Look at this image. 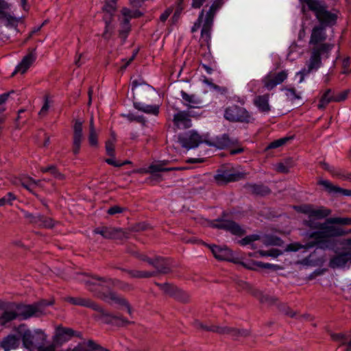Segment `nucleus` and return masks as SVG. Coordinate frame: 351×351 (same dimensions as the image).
Wrapping results in <instances>:
<instances>
[{
	"instance_id": "obj_20",
	"label": "nucleus",
	"mask_w": 351,
	"mask_h": 351,
	"mask_svg": "<svg viewBox=\"0 0 351 351\" xmlns=\"http://www.w3.org/2000/svg\"><path fill=\"white\" fill-rule=\"evenodd\" d=\"M100 299L107 303L110 304L113 302L120 306H125L127 308L128 313L130 315L132 314V307L128 301L114 291H110L108 293H104Z\"/></svg>"
},
{
	"instance_id": "obj_52",
	"label": "nucleus",
	"mask_w": 351,
	"mask_h": 351,
	"mask_svg": "<svg viewBox=\"0 0 351 351\" xmlns=\"http://www.w3.org/2000/svg\"><path fill=\"white\" fill-rule=\"evenodd\" d=\"M37 182H36L32 178H27L25 180L21 181V186L25 189L28 190L29 192L36 195L33 191V186L36 185Z\"/></svg>"
},
{
	"instance_id": "obj_13",
	"label": "nucleus",
	"mask_w": 351,
	"mask_h": 351,
	"mask_svg": "<svg viewBox=\"0 0 351 351\" xmlns=\"http://www.w3.org/2000/svg\"><path fill=\"white\" fill-rule=\"evenodd\" d=\"M309 238L313 239V241L306 244L307 247L317 246L318 248L326 250L329 248L331 245L330 240L328 239L322 230L311 232L309 234Z\"/></svg>"
},
{
	"instance_id": "obj_16",
	"label": "nucleus",
	"mask_w": 351,
	"mask_h": 351,
	"mask_svg": "<svg viewBox=\"0 0 351 351\" xmlns=\"http://www.w3.org/2000/svg\"><path fill=\"white\" fill-rule=\"evenodd\" d=\"M237 143L238 141L237 139L230 138L229 135L227 134L216 136L213 140L207 139V141H205V143L208 145L215 147L219 149L230 148Z\"/></svg>"
},
{
	"instance_id": "obj_59",
	"label": "nucleus",
	"mask_w": 351,
	"mask_h": 351,
	"mask_svg": "<svg viewBox=\"0 0 351 351\" xmlns=\"http://www.w3.org/2000/svg\"><path fill=\"white\" fill-rule=\"evenodd\" d=\"M319 165L326 171H328L332 176H339V173L336 171L335 168L330 166L329 164L324 161L319 162Z\"/></svg>"
},
{
	"instance_id": "obj_41",
	"label": "nucleus",
	"mask_w": 351,
	"mask_h": 351,
	"mask_svg": "<svg viewBox=\"0 0 351 351\" xmlns=\"http://www.w3.org/2000/svg\"><path fill=\"white\" fill-rule=\"evenodd\" d=\"M34 337L30 334L29 330H25L23 335V346L27 350L32 351L34 349Z\"/></svg>"
},
{
	"instance_id": "obj_63",
	"label": "nucleus",
	"mask_w": 351,
	"mask_h": 351,
	"mask_svg": "<svg viewBox=\"0 0 351 351\" xmlns=\"http://www.w3.org/2000/svg\"><path fill=\"white\" fill-rule=\"evenodd\" d=\"M255 265L261 268L270 269H273V270H278L280 268V267L279 265H272L270 263H264L263 262H256L255 263Z\"/></svg>"
},
{
	"instance_id": "obj_40",
	"label": "nucleus",
	"mask_w": 351,
	"mask_h": 351,
	"mask_svg": "<svg viewBox=\"0 0 351 351\" xmlns=\"http://www.w3.org/2000/svg\"><path fill=\"white\" fill-rule=\"evenodd\" d=\"M328 223L350 226L351 217H330L326 219Z\"/></svg>"
},
{
	"instance_id": "obj_57",
	"label": "nucleus",
	"mask_w": 351,
	"mask_h": 351,
	"mask_svg": "<svg viewBox=\"0 0 351 351\" xmlns=\"http://www.w3.org/2000/svg\"><path fill=\"white\" fill-rule=\"evenodd\" d=\"M126 117L130 121H136L143 125H145L146 119L142 115H136L132 113H129L128 114L126 115Z\"/></svg>"
},
{
	"instance_id": "obj_7",
	"label": "nucleus",
	"mask_w": 351,
	"mask_h": 351,
	"mask_svg": "<svg viewBox=\"0 0 351 351\" xmlns=\"http://www.w3.org/2000/svg\"><path fill=\"white\" fill-rule=\"evenodd\" d=\"M199 114L194 110H178L172 118V123L175 130H186L192 127V118L197 117Z\"/></svg>"
},
{
	"instance_id": "obj_23",
	"label": "nucleus",
	"mask_w": 351,
	"mask_h": 351,
	"mask_svg": "<svg viewBox=\"0 0 351 351\" xmlns=\"http://www.w3.org/2000/svg\"><path fill=\"white\" fill-rule=\"evenodd\" d=\"M328 224L329 223H328L326 221L325 223H323L321 225L319 229L322 230L328 240L332 237H338L345 235V230H343L342 228Z\"/></svg>"
},
{
	"instance_id": "obj_27",
	"label": "nucleus",
	"mask_w": 351,
	"mask_h": 351,
	"mask_svg": "<svg viewBox=\"0 0 351 351\" xmlns=\"http://www.w3.org/2000/svg\"><path fill=\"white\" fill-rule=\"evenodd\" d=\"M214 17L206 14L204 23L201 30V39L208 44L210 40V32L213 23Z\"/></svg>"
},
{
	"instance_id": "obj_53",
	"label": "nucleus",
	"mask_w": 351,
	"mask_h": 351,
	"mask_svg": "<svg viewBox=\"0 0 351 351\" xmlns=\"http://www.w3.org/2000/svg\"><path fill=\"white\" fill-rule=\"evenodd\" d=\"M106 154L110 156V158H115V143L108 141H106L105 145Z\"/></svg>"
},
{
	"instance_id": "obj_9",
	"label": "nucleus",
	"mask_w": 351,
	"mask_h": 351,
	"mask_svg": "<svg viewBox=\"0 0 351 351\" xmlns=\"http://www.w3.org/2000/svg\"><path fill=\"white\" fill-rule=\"evenodd\" d=\"M244 178L243 173L234 172L233 169L226 166H221L217 170L214 180L217 184L223 185L229 182L239 181Z\"/></svg>"
},
{
	"instance_id": "obj_28",
	"label": "nucleus",
	"mask_w": 351,
	"mask_h": 351,
	"mask_svg": "<svg viewBox=\"0 0 351 351\" xmlns=\"http://www.w3.org/2000/svg\"><path fill=\"white\" fill-rule=\"evenodd\" d=\"M269 98V94L258 95L254 99V104L261 112L268 113L271 110Z\"/></svg>"
},
{
	"instance_id": "obj_24",
	"label": "nucleus",
	"mask_w": 351,
	"mask_h": 351,
	"mask_svg": "<svg viewBox=\"0 0 351 351\" xmlns=\"http://www.w3.org/2000/svg\"><path fill=\"white\" fill-rule=\"evenodd\" d=\"M182 98V104L186 107V110H193L195 108H199V105L201 104V100L196 97L195 95H189L184 90L180 92Z\"/></svg>"
},
{
	"instance_id": "obj_62",
	"label": "nucleus",
	"mask_w": 351,
	"mask_h": 351,
	"mask_svg": "<svg viewBox=\"0 0 351 351\" xmlns=\"http://www.w3.org/2000/svg\"><path fill=\"white\" fill-rule=\"evenodd\" d=\"M6 20V25L7 26H12V27H16L18 25V23L19 22V19L11 16L10 14H8L6 18L5 19Z\"/></svg>"
},
{
	"instance_id": "obj_42",
	"label": "nucleus",
	"mask_w": 351,
	"mask_h": 351,
	"mask_svg": "<svg viewBox=\"0 0 351 351\" xmlns=\"http://www.w3.org/2000/svg\"><path fill=\"white\" fill-rule=\"evenodd\" d=\"M330 336L335 341H339L342 344L348 343L350 346V343H351V338L350 336L346 335L343 332H332L330 334Z\"/></svg>"
},
{
	"instance_id": "obj_3",
	"label": "nucleus",
	"mask_w": 351,
	"mask_h": 351,
	"mask_svg": "<svg viewBox=\"0 0 351 351\" xmlns=\"http://www.w3.org/2000/svg\"><path fill=\"white\" fill-rule=\"evenodd\" d=\"M308 9L312 11L319 25L326 27H331L336 24L337 15L327 10V5L320 0H303Z\"/></svg>"
},
{
	"instance_id": "obj_21",
	"label": "nucleus",
	"mask_w": 351,
	"mask_h": 351,
	"mask_svg": "<svg viewBox=\"0 0 351 351\" xmlns=\"http://www.w3.org/2000/svg\"><path fill=\"white\" fill-rule=\"evenodd\" d=\"M36 58V49H29L28 53L23 57L21 62L16 66L12 76L17 73H25Z\"/></svg>"
},
{
	"instance_id": "obj_11",
	"label": "nucleus",
	"mask_w": 351,
	"mask_h": 351,
	"mask_svg": "<svg viewBox=\"0 0 351 351\" xmlns=\"http://www.w3.org/2000/svg\"><path fill=\"white\" fill-rule=\"evenodd\" d=\"M24 217L29 221L30 223L36 225L40 228H52L55 226L54 220L45 215L38 214L33 215L27 211H23Z\"/></svg>"
},
{
	"instance_id": "obj_49",
	"label": "nucleus",
	"mask_w": 351,
	"mask_h": 351,
	"mask_svg": "<svg viewBox=\"0 0 351 351\" xmlns=\"http://www.w3.org/2000/svg\"><path fill=\"white\" fill-rule=\"evenodd\" d=\"M112 281L114 282V285L117 286L119 289L123 291L128 292L134 290V286L131 284H129L128 282L114 279Z\"/></svg>"
},
{
	"instance_id": "obj_30",
	"label": "nucleus",
	"mask_w": 351,
	"mask_h": 351,
	"mask_svg": "<svg viewBox=\"0 0 351 351\" xmlns=\"http://www.w3.org/2000/svg\"><path fill=\"white\" fill-rule=\"evenodd\" d=\"M317 184L325 188L326 191L329 193H341L346 195H351V190L343 189L339 186L333 185L327 180H320Z\"/></svg>"
},
{
	"instance_id": "obj_31",
	"label": "nucleus",
	"mask_w": 351,
	"mask_h": 351,
	"mask_svg": "<svg viewBox=\"0 0 351 351\" xmlns=\"http://www.w3.org/2000/svg\"><path fill=\"white\" fill-rule=\"evenodd\" d=\"M331 102H335V91L331 88H327L322 93L317 108L319 110H324Z\"/></svg>"
},
{
	"instance_id": "obj_5",
	"label": "nucleus",
	"mask_w": 351,
	"mask_h": 351,
	"mask_svg": "<svg viewBox=\"0 0 351 351\" xmlns=\"http://www.w3.org/2000/svg\"><path fill=\"white\" fill-rule=\"evenodd\" d=\"M223 116L226 120L233 123H252L255 121L251 112L235 104L227 107Z\"/></svg>"
},
{
	"instance_id": "obj_38",
	"label": "nucleus",
	"mask_w": 351,
	"mask_h": 351,
	"mask_svg": "<svg viewBox=\"0 0 351 351\" xmlns=\"http://www.w3.org/2000/svg\"><path fill=\"white\" fill-rule=\"evenodd\" d=\"M228 335L232 339L243 341L250 337V330H226Z\"/></svg>"
},
{
	"instance_id": "obj_44",
	"label": "nucleus",
	"mask_w": 351,
	"mask_h": 351,
	"mask_svg": "<svg viewBox=\"0 0 351 351\" xmlns=\"http://www.w3.org/2000/svg\"><path fill=\"white\" fill-rule=\"evenodd\" d=\"M111 19L110 17L109 19H105V29L102 34V38L106 40H110L114 31V27L111 25Z\"/></svg>"
},
{
	"instance_id": "obj_64",
	"label": "nucleus",
	"mask_w": 351,
	"mask_h": 351,
	"mask_svg": "<svg viewBox=\"0 0 351 351\" xmlns=\"http://www.w3.org/2000/svg\"><path fill=\"white\" fill-rule=\"evenodd\" d=\"M125 210L124 208L119 206H113L108 208L107 213L110 215H114L118 213H121Z\"/></svg>"
},
{
	"instance_id": "obj_26",
	"label": "nucleus",
	"mask_w": 351,
	"mask_h": 351,
	"mask_svg": "<svg viewBox=\"0 0 351 351\" xmlns=\"http://www.w3.org/2000/svg\"><path fill=\"white\" fill-rule=\"evenodd\" d=\"M64 300L69 304L76 306L90 308L93 310L95 304H97L90 298L82 297H65Z\"/></svg>"
},
{
	"instance_id": "obj_46",
	"label": "nucleus",
	"mask_w": 351,
	"mask_h": 351,
	"mask_svg": "<svg viewBox=\"0 0 351 351\" xmlns=\"http://www.w3.org/2000/svg\"><path fill=\"white\" fill-rule=\"evenodd\" d=\"M292 167L291 160H287L284 162H279L276 165L275 170L278 173H287Z\"/></svg>"
},
{
	"instance_id": "obj_43",
	"label": "nucleus",
	"mask_w": 351,
	"mask_h": 351,
	"mask_svg": "<svg viewBox=\"0 0 351 351\" xmlns=\"http://www.w3.org/2000/svg\"><path fill=\"white\" fill-rule=\"evenodd\" d=\"M293 138L292 136L290 137H283L277 140H275L270 143L265 148V150L271 149H276L278 147H280L285 144H286L288 141L291 140Z\"/></svg>"
},
{
	"instance_id": "obj_45",
	"label": "nucleus",
	"mask_w": 351,
	"mask_h": 351,
	"mask_svg": "<svg viewBox=\"0 0 351 351\" xmlns=\"http://www.w3.org/2000/svg\"><path fill=\"white\" fill-rule=\"evenodd\" d=\"M40 171L43 173H49L56 178H58L60 180L64 178V176L58 171L57 167L54 165H51L46 167H41Z\"/></svg>"
},
{
	"instance_id": "obj_35",
	"label": "nucleus",
	"mask_w": 351,
	"mask_h": 351,
	"mask_svg": "<svg viewBox=\"0 0 351 351\" xmlns=\"http://www.w3.org/2000/svg\"><path fill=\"white\" fill-rule=\"evenodd\" d=\"M73 335V330H58V332L53 337V345L62 344L69 341Z\"/></svg>"
},
{
	"instance_id": "obj_2",
	"label": "nucleus",
	"mask_w": 351,
	"mask_h": 351,
	"mask_svg": "<svg viewBox=\"0 0 351 351\" xmlns=\"http://www.w3.org/2000/svg\"><path fill=\"white\" fill-rule=\"evenodd\" d=\"M326 37L325 27L316 25L313 28L309 40L312 47L310 49V58L306 62L307 68L302 69L296 74L300 75V82L304 80L305 76L321 67L322 58L328 59L330 57L335 45L324 43Z\"/></svg>"
},
{
	"instance_id": "obj_18",
	"label": "nucleus",
	"mask_w": 351,
	"mask_h": 351,
	"mask_svg": "<svg viewBox=\"0 0 351 351\" xmlns=\"http://www.w3.org/2000/svg\"><path fill=\"white\" fill-rule=\"evenodd\" d=\"M87 346L89 350L82 347V346H77L75 347L72 351H110L109 350L103 348L99 344L97 343L93 340H88L87 342ZM56 346L53 344H50L47 346H40L38 348V351H55Z\"/></svg>"
},
{
	"instance_id": "obj_48",
	"label": "nucleus",
	"mask_w": 351,
	"mask_h": 351,
	"mask_svg": "<svg viewBox=\"0 0 351 351\" xmlns=\"http://www.w3.org/2000/svg\"><path fill=\"white\" fill-rule=\"evenodd\" d=\"M173 298L183 303H187L189 302L190 301L189 294L179 288L178 289V291H176Z\"/></svg>"
},
{
	"instance_id": "obj_10",
	"label": "nucleus",
	"mask_w": 351,
	"mask_h": 351,
	"mask_svg": "<svg viewBox=\"0 0 351 351\" xmlns=\"http://www.w3.org/2000/svg\"><path fill=\"white\" fill-rule=\"evenodd\" d=\"M92 279L84 281L85 286L86 289L93 293V294L98 298H101L104 292L102 291L104 285L99 282H106L108 281H111L112 279L111 278H106L104 277H99L98 276H91Z\"/></svg>"
},
{
	"instance_id": "obj_6",
	"label": "nucleus",
	"mask_w": 351,
	"mask_h": 351,
	"mask_svg": "<svg viewBox=\"0 0 351 351\" xmlns=\"http://www.w3.org/2000/svg\"><path fill=\"white\" fill-rule=\"evenodd\" d=\"M227 213L223 211L221 216L216 219L210 221V226L219 230H223L230 232L236 236H243L245 234V230L243 229L237 223L232 220L226 219Z\"/></svg>"
},
{
	"instance_id": "obj_39",
	"label": "nucleus",
	"mask_w": 351,
	"mask_h": 351,
	"mask_svg": "<svg viewBox=\"0 0 351 351\" xmlns=\"http://www.w3.org/2000/svg\"><path fill=\"white\" fill-rule=\"evenodd\" d=\"M19 343V339L14 336H8L1 343V346L5 351H10L16 348Z\"/></svg>"
},
{
	"instance_id": "obj_47",
	"label": "nucleus",
	"mask_w": 351,
	"mask_h": 351,
	"mask_svg": "<svg viewBox=\"0 0 351 351\" xmlns=\"http://www.w3.org/2000/svg\"><path fill=\"white\" fill-rule=\"evenodd\" d=\"M117 0H106V3L103 10L110 14V17L112 18L113 13L117 9Z\"/></svg>"
},
{
	"instance_id": "obj_33",
	"label": "nucleus",
	"mask_w": 351,
	"mask_h": 351,
	"mask_svg": "<svg viewBox=\"0 0 351 351\" xmlns=\"http://www.w3.org/2000/svg\"><path fill=\"white\" fill-rule=\"evenodd\" d=\"M134 107L136 110L149 114L157 116L159 114L160 107L158 105H144L140 102H134Z\"/></svg>"
},
{
	"instance_id": "obj_60",
	"label": "nucleus",
	"mask_w": 351,
	"mask_h": 351,
	"mask_svg": "<svg viewBox=\"0 0 351 351\" xmlns=\"http://www.w3.org/2000/svg\"><path fill=\"white\" fill-rule=\"evenodd\" d=\"M350 90H344L342 92L335 93V102H341L345 101L348 96Z\"/></svg>"
},
{
	"instance_id": "obj_61",
	"label": "nucleus",
	"mask_w": 351,
	"mask_h": 351,
	"mask_svg": "<svg viewBox=\"0 0 351 351\" xmlns=\"http://www.w3.org/2000/svg\"><path fill=\"white\" fill-rule=\"evenodd\" d=\"M313 219V218H309L308 220H305L304 222V225L311 229L319 230L323 223L315 222Z\"/></svg>"
},
{
	"instance_id": "obj_29",
	"label": "nucleus",
	"mask_w": 351,
	"mask_h": 351,
	"mask_svg": "<svg viewBox=\"0 0 351 351\" xmlns=\"http://www.w3.org/2000/svg\"><path fill=\"white\" fill-rule=\"evenodd\" d=\"M245 188L249 190L253 195L259 196H265L269 195L271 192V189L267 186L262 184L247 183L245 185Z\"/></svg>"
},
{
	"instance_id": "obj_32",
	"label": "nucleus",
	"mask_w": 351,
	"mask_h": 351,
	"mask_svg": "<svg viewBox=\"0 0 351 351\" xmlns=\"http://www.w3.org/2000/svg\"><path fill=\"white\" fill-rule=\"evenodd\" d=\"M123 272L127 273L132 278H149L156 276V272L149 271H140L136 269H127L125 268L117 267Z\"/></svg>"
},
{
	"instance_id": "obj_34",
	"label": "nucleus",
	"mask_w": 351,
	"mask_h": 351,
	"mask_svg": "<svg viewBox=\"0 0 351 351\" xmlns=\"http://www.w3.org/2000/svg\"><path fill=\"white\" fill-rule=\"evenodd\" d=\"M171 162L170 160H165L158 162L156 164H152L149 166L147 170H146V173H154L156 172H167L171 171V170H162V169H168L170 167H165V166L169 165Z\"/></svg>"
},
{
	"instance_id": "obj_8",
	"label": "nucleus",
	"mask_w": 351,
	"mask_h": 351,
	"mask_svg": "<svg viewBox=\"0 0 351 351\" xmlns=\"http://www.w3.org/2000/svg\"><path fill=\"white\" fill-rule=\"evenodd\" d=\"M178 140L182 147L195 149L207 141L206 136L199 135L195 130H189L178 134Z\"/></svg>"
},
{
	"instance_id": "obj_25",
	"label": "nucleus",
	"mask_w": 351,
	"mask_h": 351,
	"mask_svg": "<svg viewBox=\"0 0 351 351\" xmlns=\"http://www.w3.org/2000/svg\"><path fill=\"white\" fill-rule=\"evenodd\" d=\"M348 263H350V258L348 252H341L332 257L329 262V266L331 268H339L346 266Z\"/></svg>"
},
{
	"instance_id": "obj_36",
	"label": "nucleus",
	"mask_w": 351,
	"mask_h": 351,
	"mask_svg": "<svg viewBox=\"0 0 351 351\" xmlns=\"http://www.w3.org/2000/svg\"><path fill=\"white\" fill-rule=\"evenodd\" d=\"M131 32V25L129 22V19H123L121 23L120 29L119 30V36L124 43L130 32Z\"/></svg>"
},
{
	"instance_id": "obj_12",
	"label": "nucleus",
	"mask_w": 351,
	"mask_h": 351,
	"mask_svg": "<svg viewBox=\"0 0 351 351\" xmlns=\"http://www.w3.org/2000/svg\"><path fill=\"white\" fill-rule=\"evenodd\" d=\"M212 252L214 257L219 261L237 263L231 250L226 246L205 244Z\"/></svg>"
},
{
	"instance_id": "obj_50",
	"label": "nucleus",
	"mask_w": 351,
	"mask_h": 351,
	"mask_svg": "<svg viewBox=\"0 0 351 351\" xmlns=\"http://www.w3.org/2000/svg\"><path fill=\"white\" fill-rule=\"evenodd\" d=\"M16 199V196L12 192H8L4 197L0 199V206L12 205V202Z\"/></svg>"
},
{
	"instance_id": "obj_37",
	"label": "nucleus",
	"mask_w": 351,
	"mask_h": 351,
	"mask_svg": "<svg viewBox=\"0 0 351 351\" xmlns=\"http://www.w3.org/2000/svg\"><path fill=\"white\" fill-rule=\"evenodd\" d=\"M155 285L162 290L165 294L168 295L170 297L173 298L176 291H178V287L174 285L173 284L165 282V283H159L156 282Z\"/></svg>"
},
{
	"instance_id": "obj_1",
	"label": "nucleus",
	"mask_w": 351,
	"mask_h": 351,
	"mask_svg": "<svg viewBox=\"0 0 351 351\" xmlns=\"http://www.w3.org/2000/svg\"><path fill=\"white\" fill-rule=\"evenodd\" d=\"M55 300H40L31 304L23 302H5L0 300V326H7L10 322L27 320L32 317H40L47 313V308L53 305Z\"/></svg>"
},
{
	"instance_id": "obj_55",
	"label": "nucleus",
	"mask_w": 351,
	"mask_h": 351,
	"mask_svg": "<svg viewBox=\"0 0 351 351\" xmlns=\"http://www.w3.org/2000/svg\"><path fill=\"white\" fill-rule=\"evenodd\" d=\"M284 90L287 91L286 95L292 101L300 99L301 97L298 93L294 88H285Z\"/></svg>"
},
{
	"instance_id": "obj_54",
	"label": "nucleus",
	"mask_w": 351,
	"mask_h": 351,
	"mask_svg": "<svg viewBox=\"0 0 351 351\" xmlns=\"http://www.w3.org/2000/svg\"><path fill=\"white\" fill-rule=\"evenodd\" d=\"M88 140L91 147H97L98 146V134L95 131H89Z\"/></svg>"
},
{
	"instance_id": "obj_58",
	"label": "nucleus",
	"mask_w": 351,
	"mask_h": 351,
	"mask_svg": "<svg viewBox=\"0 0 351 351\" xmlns=\"http://www.w3.org/2000/svg\"><path fill=\"white\" fill-rule=\"evenodd\" d=\"M204 14V10H202L200 12V13H199V14L198 16V19L194 23L193 27H191V32L192 33H194V32H197L199 29V27H201V25L202 23V21H203Z\"/></svg>"
},
{
	"instance_id": "obj_56",
	"label": "nucleus",
	"mask_w": 351,
	"mask_h": 351,
	"mask_svg": "<svg viewBox=\"0 0 351 351\" xmlns=\"http://www.w3.org/2000/svg\"><path fill=\"white\" fill-rule=\"evenodd\" d=\"M260 239L259 235L257 234H250L247 235L245 237L243 238L241 240L239 241V243L241 245H246L248 244H251L252 242L257 241Z\"/></svg>"
},
{
	"instance_id": "obj_22",
	"label": "nucleus",
	"mask_w": 351,
	"mask_h": 351,
	"mask_svg": "<svg viewBox=\"0 0 351 351\" xmlns=\"http://www.w3.org/2000/svg\"><path fill=\"white\" fill-rule=\"evenodd\" d=\"M154 265H152L155 271L151 272H156V276L159 274H167L171 272V269L168 260L164 257L156 256L153 259Z\"/></svg>"
},
{
	"instance_id": "obj_51",
	"label": "nucleus",
	"mask_w": 351,
	"mask_h": 351,
	"mask_svg": "<svg viewBox=\"0 0 351 351\" xmlns=\"http://www.w3.org/2000/svg\"><path fill=\"white\" fill-rule=\"evenodd\" d=\"M223 0H216L215 1L207 12V14L215 17L216 12L222 6Z\"/></svg>"
},
{
	"instance_id": "obj_19",
	"label": "nucleus",
	"mask_w": 351,
	"mask_h": 351,
	"mask_svg": "<svg viewBox=\"0 0 351 351\" xmlns=\"http://www.w3.org/2000/svg\"><path fill=\"white\" fill-rule=\"evenodd\" d=\"M287 75L288 73L286 71H282L275 74L269 73L263 80L264 86L271 90L278 84H282L287 78Z\"/></svg>"
},
{
	"instance_id": "obj_14",
	"label": "nucleus",
	"mask_w": 351,
	"mask_h": 351,
	"mask_svg": "<svg viewBox=\"0 0 351 351\" xmlns=\"http://www.w3.org/2000/svg\"><path fill=\"white\" fill-rule=\"evenodd\" d=\"M302 213L308 215V218L321 219L329 216L331 213L330 209L324 207H320L315 209L311 204H305L300 207L299 210Z\"/></svg>"
},
{
	"instance_id": "obj_17",
	"label": "nucleus",
	"mask_w": 351,
	"mask_h": 351,
	"mask_svg": "<svg viewBox=\"0 0 351 351\" xmlns=\"http://www.w3.org/2000/svg\"><path fill=\"white\" fill-rule=\"evenodd\" d=\"M73 130L72 152L73 154L77 155L80 152L81 144L83 140L82 122L79 119L75 120Z\"/></svg>"
},
{
	"instance_id": "obj_4",
	"label": "nucleus",
	"mask_w": 351,
	"mask_h": 351,
	"mask_svg": "<svg viewBox=\"0 0 351 351\" xmlns=\"http://www.w3.org/2000/svg\"><path fill=\"white\" fill-rule=\"evenodd\" d=\"M93 311L97 312V314L93 316L94 318L103 324L117 327H128L134 324V322L128 321L123 317L117 316L109 313L97 303L95 304Z\"/></svg>"
},
{
	"instance_id": "obj_15",
	"label": "nucleus",
	"mask_w": 351,
	"mask_h": 351,
	"mask_svg": "<svg viewBox=\"0 0 351 351\" xmlns=\"http://www.w3.org/2000/svg\"><path fill=\"white\" fill-rule=\"evenodd\" d=\"M93 232L107 239H121L125 236L121 228L108 226L97 227L94 229Z\"/></svg>"
}]
</instances>
